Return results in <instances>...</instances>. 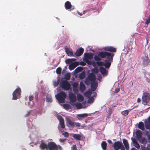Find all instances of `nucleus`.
<instances>
[{
    "label": "nucleus",
    "instance_id": "21",
    "mask_svg": "<svg viewBox=\"0 0 150 150\" xmlns=\"http://www.w3.org/2000/svg\"><path fill=\"white\" fill-rule=\"evenodd\" d=\"M88 115L87 113H83L82 114H78L77 115V117L78 119L80 120L81 119V118H84L85 117H87Z\"/></svg>",
    "mask_w": 150,
    "mask_h": 150
},
{
    "label": "nucleus",
    "instance_id": "60",
    "mask_svg": "<svg viewBox=\"0 0 150 150\" xmlns=\"http://www.w3.org/2000/svg\"><path fill=\"white\" fill-rule=\"evenodd\" d=\"M84 12V11H83V14L85 13Z\"/></svg>",
    "mask_w": 150,
    "mask_h": 150
},
{
    "label": "nucleus",
    "instance_id": "35",
    "mask_svg": "<svg viewBox=\"0 0 150 150\" xmlns=\"http://www.w3.org/2000/svg\"><path fill=\"white\" fill-rule=\"evenodd\" d=\"M139 141L140 143H141L143 144H145L146 143L147 139L144 138H143L141 139H139Z\"/></svg>",
    "mask_w": 150,
    "mask_h": 150
},
{
    "label": "nucleus",
    "instance_id": "6",
    "mask_svg": "<svg viewBox=\"0 0 150 150\" xmlns=\"http://www.w3.org/2000/svg\"><path fill=\"white\" fill-rule=\"evenodd\" d=\"M84 57L83 58V61L89 64H91L92 62L89 61L88 59H93V54L92 53H87L84 54Z\"/></svg>",
    "mask_w": 150,
    "mask_h": 150
},
{
    "label": "nucleus",
    "instance_id": "34",
    "mask_svg": "<svg viewBox=\"0 0 150 150\" xmlns=\"http://www.w3.org/2000/svg\"><path fill=\"white\" fill-rule=\"evenodd\" d=\"M59 81H60V79H58L57 80L54 81L53 82V85L54 87L57 86L58 85L59 82Z\"/></svg>",
    "mask_w": 150,
    "mask_h": 150
},
{
    "label": "nucleus",
    "instance_id": "56",
    "mask_svg": "<svg viewBox=\"0 0 150 150\" xmlns=\"http://www.w3.org/2000/svg\"><path fill=\"white\" fill-rule=\"evenodd\" d=\"M78 14L80 16H82V13H80L79 12H78Z\"/></svg>",
    "mask_w": 150,
    "mask_h": 150
},
{
    "label": "nucleus",
    "instance_id": "39",
    "mask_svg": "<svg viewBox=\"0 0 150 150\" xmlns=\"http://www.w3.org/2000/svg\"><path fill=\"white\" fill-rule=\"evenodd\" d=\"M33 97L32 96H29V100L30 101V102L29 103H28V105L31 106H32L33 105V104H31V101L33 100Z\"/></svg>",
    "mask_w": 150,
    "mask_h": 150
},
{
    "label": "nucleus",
    "instance_id": "33",
    "mask_svg": "<svg viewBox=\"0 0 150 150\" xmlns=\"http://www.w3.org/2000/svg\"><path fill=\"white\" fill-rule=\"evenodd\" d=\"M63 106L64 108L66 110H68L71 108V107L69 104L65 103L63 105Z\"/></svg>",
    "mask_w": 150,
    "mask_h": 150
},
{
    "label": "nucleus",
    "instance_id": "36",
    "mask_svg": "<svg viewBox=\"0 0 150 150\" xmlns=\"http://www.w3.org/2000/svg\"><path fill=\"white\" fill-rule=\"evenodd\" d=\"M101 145L103 150H105L106 149L107 144L105 142H103L101 144Z\"/></svg>",
    "mask_w": 150,
    "mask_h": 150
},
{
    "label": "nucleus",
    "instance_id": "38",
    "mask_svg": "<svg viewBox=\"0 0 150 150\" xmlns=\"http://www.w3.org/2000/svg\"><path fill=\"white\" fill-rule=\"evenodd\" d=\"M71 77L70 73H67L66 74L65 76V79L67 80H69Z\"/></svg>",
    "mask_w": 150,
    "mask_h": 150
},
{
    "label": "nucleus",
    "instance_id": "28",
    "mask_svg": "<svg viewBox=\"0 0 150 150\" xmlns=\"http://www.w3.org/2000/svg\"><path fill=\"white\" fill-rule=\"evenodd\" d=\"M83 69V68L81 67H79L76 68L73 72L74 74L77 73L81 71Z\"/></svg>",
    "mask_w": 150,
    "mask_h": 150
},
{
    "label": "nucleus",
    "instance_id": "20",
    "mask_svg": "<svg viewBox=\"0 0 150 150\" xmlns=\"http://www.w3.org/2000/svg\"><path fill=\"white\" fill-rule=\"evenodd\" d=\"M143 64L144 65H147L149 63V60L148 57L145 56L144 57L142 58Z\"/></svg>",
    "mask_w": 150,
    "mask_h": 150
},
{
    "label": "nucleus",
    "instance_id": "59",
    "mask_svg": "<svg viewBox=\"0 0 150 150\" xmlns=\"http://www.w3.org/2000/svg\"><path fill=\"white\" fill-rule=\"evenodd\" d=\"M149 81L150 82V79H149Z\"/></svg>",
    "mask_w": 150,
    "mask_h": 150
},
{
    "label": "nucleus",
    "instance_id": "1",
    "mask_svg": "<svg viewBox=\"0 0 150 150\" xmlns=\"http://www.w3.org/2000/svg\"><path fill=\"white\" fill-rule=\"evenodd\" d=\"M96 78L95 75L91 73L88 76V79H86L85 83L88 85L89 83L88 82V79L91 81V90L89 89L84 93L85 96L89 98L88 102V103H93L94 100V97L97 96V93L95 92H92L95 90L98 86V83L95 81Z\"/></svg>",
    "mask_w": 150,
    "mask_h": 150
},
{
    "label": "nucleus",
    "instance_id": "43",
    "mask_svg": "<svg viewBox=\"0 0 150 150\" xmlns=\"http://www.w3.org/2000/svg\"><path fill=\"white\" fill-rule=\"evenodd\" d=\"M61 68L60 67H58L56 71L57 74H61Z\"/></svg>",
    "mask_w": 150,
    "mask_h": 150
},
{
    "label": "nucleus",
    "instance_id": "19",
    "mask_svg": "<svg viewBox=\"0 0 150 150\" xmlns=\"http://www.w3.org/2000/svg\"><path fill=\"white\" fill-rule=\"evenodd\" d=\"M73 105H74L78 109L82 108H84L86 107V106H83L81 103H74V104Z\"/></svg>",
    "mask_w": 150,
    "mask_h": 150
},
{
    "label": "nucleus",
    "instance_id": "53",
    "mask_svg": "<svg viewBox=\"0 0 150 150\" xmlns=\"http://www.w3.org/2000/svg\"><path fill=\"white\" fill-rule=\"evenodd\" d=\"M140 101V98H138L137 99V102L138 103H139Z\"/></svg>",
    "mask_w": 150,
    "mask_h": 150
},
{
    "label": "nucleus",
    "instance_id": "42",
    "mask_svg": "<svg viewBox=\"0 0 150 150\" xmlns=\"http://www.w3.org/2000/svg\"><path fill=\"white\" fill-rule=\"evenodd\" d=\"M76 59H69L66 60V62L67 63L69 64L72 61H74Z\"/></svg>",
    "mask_w": 150,
    "mask_h": 150
},
{
    "label": "nucleus",
    "instance_id": "18",
    "mask_svg": "<svg viewBox=\"0 0 150 150\" xmlns=\"http://www.w3.org/2000/svg\"><path fill=\"white\" fill-rule=\"evenodd\" d=\"M83 51L84 50L83 48H80L76 50L75 53V54L77 56H79L82 54Z\"/></svg>",
    "mask_w": 150,
    "mask_h": 150
},
{
    "label": "nucleus",
    "instance_id": "9",
    "mask_svg": "<svg viewBox=\"0 0 150 150\" xmlns=\"http://www.w3.org/2000/svg\"><path fill=\"white\" fill-rule=\"evenodd\" d=\"M150 99V96L149 93L145 92L142 97L143 103L144 105H146L148 103Z\"/></svg>",
    "mask_w": 150,
    "mask_h": 150
},
{
    "label": "nucleus",
    "instance_id": "23",
    "mask_svg": "<svg viewBox=\"0 0 150 150\" xmlns=\"http://www.w3.org/2000/svg\"><path fill=\"white\" fill-rule=\"evenodd\" d=\"M85 89V86L84 84L82 82H81L80 84L79 90L81 92H83Z\"/></svg>",
    "mask_w": 150,
    "mask_h": 150
},
{
    "label": "nucleus",
    "instance_id": "4",
    "mask_svg": "<svg viewBox=\"0 0 150 150\" xmlns=\"http://www.w3.org/2000/svg\"><path fill=\"white\" fill-rule=\"evenodd\" d=\"M55 97L59 103H64L65 102L66 94L65 92L62 91L56 95Z\"/></svg>",
    "mask_w": 150,
    "mask_h": 150
},
{
    "label": "nucleus",
    "instance_id": "40",
    "mask_svg": "<svg viewBox=\"0 0 150 150\" xmlns=\"http://www.w3.org/2000/svg\"><path fill=\"white\" fill-rule=\"evenodd\" d=\"M85 74L84 73L82 72L79 75V77L81 79H82L85 77Z\"/></svg>",
    "mask_w": 150,
    "mask_h": 150
},
{
    "label": "nucleus",
    "instance_id": "14",
    "mask_svg": "<svg viewBox=\"0 0 150 150\" xmlns=\"http://www.w3.org/2000/svg\"><path fill=\"white\" fill-rule=\"evenodd\" d=\"M73 90L75 94H77L79 91V84L77 82H75L72 84Z\"/></svg>",
    "mask_w": 150,
    "mask_h": 150
},
{
    "label": "nucleus",
    "instance_id": "47",
    "mask_svg": "<svg viewBox=\"0 0 150 150\" xmlns=\"http://www.w3.org/2000/svg\"><path fill=\"white\" fill-rule=\"evenodd\" d=\"M102 77L101 75H99L98 76V80H99L100 81H101L100 80L102 79Z\"/></svg>",
    "mask_w": 150,
    "mask_h": 150
},
{
    "label": "nucleus",
    "instance_id": "55",
    "mask_svg": "<svg viewBox=\"0 0 150 150\" xmlns=\"http://www.w3.org/2000/svg\"><path fill=\"white\" fill-rule=\"evenodd\" d=\"M35 98L36 99H37V98H38V95H37V94H36V95H35Z\"/></svg>",
    "mask_w": 150,
    "mask_h": 150
},
{
    "label": "nucleus",
    "instance_id": "5",
    "mask_svg": "<svg viewBox=\"0 0 150 150\" xmlns=\"http://www.w3.org/2000/svg\"><path fill=\"white\" fill-rule=\"evenodd\" d=\"M60 85L62 88L66 90H68L71 88L70 83L66 81L62 80Z\"/></svg>",
    "mask_w": 150,
    "mask_h": 150
},
{
    "label": "nucleus",
    "instance_id": "22",
    "mask_svg": "<svg viewBox=\"0 0 150 150\" xmlns=\"http://www.w3.org/2000/svg\"><path fill=\"white\" fill-rule=\"evenodd\" d=\"M136 137L137 138L140 139L141 138L142 132L140 130H137L136 131Z\"/></svg>",
    "mask_w": 150,
    "mask_h": 150
},
{
    "label": "nucleus",
    "instance_id": "12",
    "mask_svg": "<svg viewBox=\"0 0 150 150\" xmlns=\"http://www.w3.org/2000/svg\"><path fill=\"white\" fill-rule=\"evenodd\" d=\"M100 50H105L109 51L112 52H115L116 49L114 47L112 46H107L103 47L100 49Z\"/></svg>",
    "mask_w": 150,
    "mask_h": 150
},
{
    "label": "nucleus",
    "instance_id": "37",
    "mask_svg": "<svg viewBox=\"0 0 150 150\" xmlns=\"http://www.w3.org/2000/svg\"><path fill=\"white\" fill-rule=\"evenodd\" d=\"M46 101L48 102H51L52 101V98L50 95L48 94L46 96Z\"/></svg>",
    "mask_w": 150,
    "mask_h": 150
},
{
    "label": "nucleus",
    "instance_id": "3",
    "mask_svg": "<svg viewBox=\"0 0 150 150\" xmlns=\"http://www.w3.org/2000/svg\"><path fill=\"white\" fill-rule=\"evenodd\" d=\"M40 147L42 150L46 149L49 150H63L60 146L57 145L53 142H49L47 145L44 143H42L40 145Z\"/></svg>",
    "mask_w": 150,
    "mask_h": 150
},
{
    "label": "nucleus",
    "instance_id": "49",
    "mask_svg": "<svg viewBox=\"0 0 150 150\" xmlns=\"http://www.w3.org/2000/svg\"><path fill=\"white\" fill-rule=\"evenodd\" d=\"M72 150H76V147L75 145H74L73 146Z\"/></svg>",
    "mask_w": 150,
    "mask_h": 150
},
{
    "label": "nucleus",
    "instance_id": "41",
    "mask_svg": "<svg viewBox=\"0 0 150 150\" xmlns=\"http://www.w3.org/2000/svg\"><path fill=\"white\" fill-rule=\"evenodd\" d=\"M98 71V69L97 68L95 67L93 69L91 70L92 72L95 73H97Z\"/></svg>",
    "mask_w": 150,
    "mask_h": 150
},
{
    "label": "nucleus",
    "instance_id": "17",
    "mask_svg": "<svg viewBox=\"0 0 150 150\" xmlns=\"http://www.w3.org/2000/svg\"><path fill=\"white\" fill-rule=\"evenodd\" d=\"M65 52L68 56H74V54L71 50L67 48V47H65Z\"/></svg>",
    "mask_w": 150,
    "mask_h": 150
},
{
    "label": "nucleus",
    "instance_id": "31",
    "mask_svg": "<svg viewBox=\"0 0 150 150\" xmlns=\"http://www.w3.org/2000/svg\"><path fill=\"white\" fill-rule=\"evenodd\" d=\"M131 110V109H129L123 111L121 112V114L122 115L126 116L128 115L129 112Z\"/></svg>",
    "mask_w": 150,
    "mask_h": 150
},
{
    "label": "nucleus",
    "instance_id": "52",
    "mask_svg": "<svg viewBox=\"0 0 150 150\" xmlns=\"http://www.w3.org/2000/svg\"><path fill=\"white\" fill-rule=\"evenodd\" d=\"M45 112V111L44 110V111L42 110V111H41L40 110L39 111V113L40 114H41L42 113H44Z\"/></svg>",
    "mask_w": 150,
    "mask_h": 150
},
{
    "label": "nucleus",
    "instance_id": "8",
    "mask_svg": "<svg viewBox=\"0 0 150 150\" xmlns=\"http://www.w3.org/2000/svg\"><path fill=\"white\" fill-rule=\"evenodd\" d=\"M57 119L59 121V124L60 126V127L59 128V130L60 132H62V129H63L65 127L64 120L62 116L59 115H57Z\"/></svg>",
    "mask_w": 150,
    "mask_h": 150
},
{
    "label": "nucleus",
    "instance_id": "24",
    "mask_svg": "<svg viewBox=\"0 0 150 150\" xmlns=\"http://www.w3.org/2000/svg\"><path fill=\"white\" fill-rule=\"evenodd\" d=\"M77 64L76 62H74L71 64L69 66V69L70 70L74 69L77 66Z\"/></svg>",
    "mask_w": 150,
    "mask_h": 150
},
{
    "label": "nucleus",
    "instance_id": "13",
    "mask_svg": "<svg viewBox=\"0 0 150 150\" xmlns=\"http://www.w3.org/2000/svg\"><path fill=\"white\" fill-rule=\"evenodd\" d=\"M66 122L67 126L69 127H73L74 126V122L71 121L68 117H66Z\"/></svg>",
    "mask_w": 150,
    "mask_h": 150
},
{
    "label": "nucleus",
    "instance_id": "29",
    "mask_svg": "<svg viewBox=\"0 0 150 150\" xmlns=\"http://www.w3.org/2000/svg\"><path fill=\"white\" fill-rule=\"evenodd\" d=\"M138 127L142 130H144V127L143 122H139L138 124Z\"/></svg>",
    "mask_w": 150,
    "mask_h": 150
},
{
    "label": "nucleus",
    "instance_id": "50",
    "mask_svg": "<svg viewBox=\"0 0 150 150\" xmlns=\"http://www.w3.org/2000/svg\"><path fill=\"white\" fill-rule=\"evenodd\" d=\"M75 125L76 127L80 126V124L79 122L74 123V125Z\"/></svg>",
    "mask_w": 150,
    "mask_h": 150
},
{
    "label": "nucleus",
    "instance_id": "45",
    "mask_svg": "<svg viewBox=\"0 0 150 150\" xmlns=\"http://www.w3.org/2000/svg\"><path fill=\"white\" fill-rule=\"evenodd\" d=\"M149 23H150V15L149 16V17L147 18V19L146 20V24H148Z\"/></svg>",
    "mask_w": 150,
    "mask_h": 150
},
{
    "label": "nucleus",
    "instance_id": "16",
    "mask_svg": "<svg viewBox=\"0 0 150 150\" xmlns=\"http://www.w3.org/2000/svg\"><path fill=\"white\" fill-rule=\"evenodd\" d=\"M100 70L104 76H106L108 75V71L105 68L101 67L100 68Z\"/></svg>",
    "mask_w": 150,
    "mask_h": 150
},
{
    "label": "nucleus",
    "instance_id": "48",
    "mask_svg": "<svg viewBox=\"0 0 150 150\" xmlns=\"http://www.w3.org/2000/svg\"><path fill=\"white\" fill-rule=\"evenodd\" d=\"M142 150H150V149L149 148L142 147Z\"/></svg>",
    "mask_w": 150,
    "mask_h": 150
},
{
    "label": "nucleus",
    "instance_id": "15",
    "mask_svg": "<svg viewBox=\"0 0 150 150\" xmlns=\"http://www.w3.org/2000/svg\"><path fill=\"white\" fill-rule=\"evenodd\" d=\"M144 123L146 128L147 129H150V116L147 120H145Z\"/></svg>",
    "mask_w": 150,
    "mask_h": 150
},
{
    "label": "nucleus",
    "instance_id": "57",
    "mask_svg": "<svg viewBox=\"0 0 150 150\" xmlns=\"http://www.w3.org/2000/svg\"><path fill=\"white\" fill-rule=\"evenodd\" d=\"M29 113H30L29 112H28L27 115H25V116H28V115H29Z\"/></svg>",
    "mask_w": 150,
    "mask_h": 150
},
{
    "label": "nucleus",
    "instance_id": "10",
    "mask_svg": "<svg viewBox=\"0 0 150 150\" xmlns=\"http://www.w3.org/2000/svg\"><path fill=\"white\" fill-rule=\"evenodd\" d=\"M114 148L115 150H118L120 149L121 150H125V149L121 142H115L114 144Z\"/></svg>",
    "mask_w": 150,
    "mask_h": 150
},
{
    "label": "nucleus",
    "instance_id": "51",
    "mask_svg": "<svg viewBox=\"0 0 150 150\" xmlns=\"http://www.w3.org/2000/svg\"><path fill=\"white\" fill-rule=\"evenodd\" d=\"M120 89L119 88H117L115 89V93H117L120 91Z\"/></svg>",
    "mask_w": 150,
    "mask_h": 150
},
{
    "label": "nucleus",
    "instance_id": "26",
    "mask_svg": "<svg viewBox=\"0 0 150 150\" xmlns=\"http://www.w3.org/2000/svg\"><path fill=\"white\" fill-rule=\"evenodd\" d=\"M123 142L126 150H129V146L127 141L125 139H123Z\"/></svg>",
    "mask_w": 150,
    "mask_h": 150
},
{
    "label": "nucleus",
    "instance_id": "2",
    "mask_svg": "<svg viewBox=\"0 0 150 150\" xmlns=\"http://www.w3.org/2000/svg\"><path fill=\"white\" fill-rule=\"evenodd\" d=\"M114 54L113 53H111L107 52H101L99 53L98 55H95L94 58L96 61H99L101 60V58H106L103 62H97V64L99 66L103 65L107 68H109L111 65V62H112L113 57Z\"/></svg>",
    "mask_w": 150,
    "mask_h": 150
},
{
    "label": "nucleus",
    "instance_id": "30",
    "mask_svg": "<svg viewBox=\"0 0 150 150\" xmlns=\"http://www.w3.org/2000/svg\"><path fill=\"white\" fill-rule=\"evenodd\" d=\"M77 100H78L80 102H82L83 101L84 98L83 96L80 94L77 95Z\"/></svg>",
    "mask_w": 150,
    "mask_h": 150
},
{
    "label": "nucleus",
    "instance_id": "54",
    "mask_svg": "<svg viewBox=\"0 0 150 150\" xmlns=\"http://www.w3.org/2000/svg\"><path fill=\"white\" fill-rule=\"evenodd\" d=\"M108 142L110 143V144H111L112 143V141L110 140H108Z\"/></svg>",
    "mask_w": 150,
    "mask_h": 150
},
{
    "label": "nucleus",
    "instance_id": "46",
    "mask_svg": "<svg viewBox=\"0 0 150 150\" xmlns=\"http://www.w3.org/2000/svg\"><path fill=\"white\" fill-rule=\"evenodd\" d=\"M62 134L65 137H67L69 136V133L67 132H65L64 133H63Z\"/></svg>",
    "mask_w": 150,
    "mask_h": 150
},
{
    "label": "nucleus",
    "instance_id": "32",
    "mask_svg": "<svg viewBox=\"0 0 150 150\" xmlns=\"http://www.w3.org/2000/svg\"><path fill=\"white\" fill-rule=\"evenodd\" d=\"M72 136L75 139L77 140H80L81 139V136L78 134H72Z\"/></svg>",
    "mask_w": 150,
    "mask_h": 150
},
{
    "label": "nucleus",
    "instance_id": "25",
    "mask_svg": "<svg viewBox=\"0 0 150 150\" xmlns=\"http://www.w3.org/2000/svg\"><path fill=\"white\" fill-rule=\"evenodd\" d=\"M65 8L66 9H70L71 7V3L69 1H67L65 4Z\"/></svg>",
    "mask_w": 150,
    "mask_h": 150
},
{
    "label": "nucleus",
    "instance_id": "27",
    "mask_svg": "<svg viewBox=\"0 0 150 150\" xmlns=\"http://www.w3.org/2000/svg\"><path fill=\"white\" fill-rule=\"evenodd\" d=\"M132 142L133 145L137 149H139L140 148V146L139 144L135 139H133L132 140Z\"/></svg>",
    "mask_w": 150,
    "mask_h": 150
},
{
    "label": "nucleus",
    "instance_id": "11",
    "mask_svg": "<svg viewBox=\"0 0 150 150\" xmlns=\"http://www.w3.org/2000/svg\"><path fill=\"white\" fill-rule=\"evenodd\" d=\"M69 98L70 100L69 103L71 105H73L74 103H75L76 100V95L73 93H70L69 94Z\"/></svg>",
    "mask_w": 150,
    "mask_h": 150
},
{
    "label": "nucleus",
    "instance_id": "7",
    "mask_svg": "<svg viewBox=\"0 0 150 150\" xmlns=\"http://www.w3.org/2000/svg\"><path fill=\"white\" fill-rule=\"evenodd\" d=\"M21 91L20 88H16L13 93V99L16 100L20 98Z\"/></svg>",
    "mask_w": 150,
    "mask_h": 150
},
{
    "label": "nucleus",
    "instance_id": "58",
    "mask_svg": "<svg viewBox=\"0 0 150 150\" xmlns=\"http://www.w3.org/2000/svg\"><path fill=\"white\" fill-rule=\"evenodd\" d=\"M93 65L94 67L95 66V64H93Z\"/></svg>",
    "mask_w": 150,
    "mask_h": 150
},
{
    "label": "nucleus",
    "instance_id": "44",
    "mask_svg": "<svg viewBox=\"0 0 150 150\" xmlns=\"http://www.w3.org/2000/svg\"><path fill=\"white\" fill-rule=\"evenodd\" d=\"M66 140V139H60L59 141L62 144H64V142Z\"/></svg>",
    "mask_w": 150,
    "mask_h": 150
}]
</instances>
